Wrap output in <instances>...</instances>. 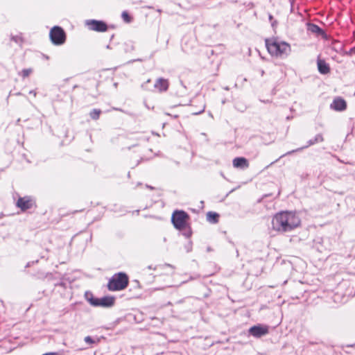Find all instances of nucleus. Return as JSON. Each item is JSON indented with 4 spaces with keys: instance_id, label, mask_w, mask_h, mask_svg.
Listing matches in <instances>:
<instances>
[{
    "instance_id": "obj_2",
    "label": "nucleus",
    "mask_w": 355,
    "mask_h": 355,
    "mask_svg": "<svg viewBox=\"0 0 355 355\" xmlns=\"http://www.w3.org/2000/svg\"><path fill=\"white\" fill-rule=\"evenodd\" d=\"M266 46L268 53L277 58L287 56L291 52V46L288 43L275 38L266 40Z\"/></svg>"
},
{
    "instance_id": "obj_5",
    "label": "nucleus",
    "mask_w": 355,
    "mask_h": 355,
    "mask_svg": "<svg viewBox=\"0 0 355 355\" xmlns=\"http://www.w3.org/2000/svg\"><path fill=\"white\" fill-rule=\"evenodd\" d=\"M50 38L55 45H61L66 40V35L63 29L59 26H54L50 31Z\"/></svg>"
},
{
    "instance_id": "obj_19",
    "label": "nucleus",
    "mask_w": 355,
    "mask_h": 355,
    "mask_svg": "<svg viewBox=\"0 0 355 355\" xmlns=\"http://www.w3.org/2000/svg\"><path fill=\"white\" fill-rule=\"evenodd\" d=\"M33 70L32 69H24L19 73L23 78L28 77L31 73Z\"/></svg>"
},
{
    "instance_id": "obj_12",
    "label": "nucleus",
    "mask_w": 355,
    "mask_h": 355,
    "mask_svg": "<svg viewBox=\"0 0 355 355\" xmlns=\"http://www.w3.org/2000/svg\"><path fill=\"white\" fill-rule=\"evenodd\" d=\"M155 87L159 92H165L168 89V82L167 80L164 78H159L155 83Z\"/></svg>"
},
{
    "instance_id": "obj_3",
    "label": "nucleus",
    "mask_w": 355,
    "mask_h": 355,
    "mask_svg": "<svg viewBox=\"0 0 355 355\" xmlns=\"http://www.w3.org/2000/svg\"><path fill=\"white\" fill-rule=\"evenodd\" d=\"M128 284V277L123 272L114 275L109 281L107 287L110 291H121L125 289Z\"/></svg>"
},
{
    "instance_id": "obj_18",
    "label": "nucleus",
    "mask_w": 355,
    "mask_h": 355,
    "mask_svg": "<svg viewBox=\"0 0 355 355\" xmlns=\"http://www.w3.org/2000/svg\"><path fill=\"white\" fill-rule=\"evenodd\" d=\"M122 19L126 23H130L132 21V17L128 15V12L123 11L121 14Z\"/></svg>"
},
{
    "instance_id": "obj_1",
    "label": "nucleus",
    "mask_w": 355,
    "mask_h": 355,
    "mask_svg": "<svg viewBox=\"0 0 355 355\" xmlns=\"http://www.w3.org/2000/svg\"><path fill=\"white\" fill-rule=\"evenodd\" d=\"M301 224L299 216L293 211H281L276 214L272 219L273 230L284 233L291 232Z\"/></svg>"
},
{
    "instance_id": "obj_11",
    "label": "nucleus",
    "mask_w": 355,
    "mask_h": 355,
    "mask_svg": "<svg viewBox=\"0 0 355 355\" xmlns=\"http://www.w3.org/2000/svg\"><path fill=\"white\" fill-rule=\"evenodd\" d=\"M233 166L235 168H246L249 166V163L244 157H236L233 159Z\"/></svg>"
},
{
    "instance_id": "obj_7",
    "label": "nucleus",
    "mask_w": 355,
    "mask_h": 355,
    "mask_svg": "<svg viewBox=\"0 0 355 355\" xmlns=\"http://www.w3.org/2000/svg\"><path fill=\"white\" fill-rule=\"evenodd\" d=\"M86 24L89 26V28L92 31L104 32L107 28V25L101 21L89 20L87 21Z\"/></svg>"
},
{
    "instance_id": "obj_13",
    "label": "nucleus",
    "mask_w": 355,
    "mask_h": 355,
    "mask_svg": "<svg viewBox=\"0 0 355 355\" xmlns=\"http://www.w3.org/2000/svg\"><path fill=\"white\" fill-rule=\"evenodd\" d=\"M318 71L322 74H327L329 72L330 68L328 64L323 60L318 59Z\"/></svg>"
},
{
    "instance_id": "obj_16",
    "label": "nucleus",
    "mask_w": 355,
    "mask_h": 355,
    "mask_svg": "<svg viewBox=\"0 0 355 355\" xmlns=\"http://www.w3.org/2000/svg\"><path fill=\"white\" fill-rule=\"evenodd\" d=\"M322 141H323V138H322V135H318L315 137V138L313 140L311 139V140L309 141L308 145L306 146L305 147H307L309 146L313 145L315 143H318V142H320Z\"/></svg>"
},
{
    "instance_id": "obj_14",
    "label": "nucleus",
    "mask_w": 355,
    "mask_h": 355,
    "mask_svg": "<svg viewBox=\"0 0 355 355\" xmlns=\"http://www.w3.org/2000/svg\"><path fill=\"white\" fill-rule=\"evenodd\" d=\"M308 30L313 33H316L318 35H322L323 34L322 30L317 25L310 24L308 25Z\"/></svg>"
},
{
    "instance_id": "obj_6",
    "label": "nucleus",
    "mask_w": 355,
    "mask_h": 355,
    "mask_svg": "<svg viewBox=\"0 0 355 355\" xmlns=\"http://www.w3.org/2000/svg\"><path fill=\"white\" fill-rule=\"evenodd\" d=\"M248 332L254 338H261L269 333V327L266 324L254 325L249 329Z\"/></svg>"
},
{
    "instance_id": "obj_8",
    "label": "nucleus",
    "mask_w": 355,
    "mask_h": 355,
    "mask_svg": "<svg viewBox=\"0 0 355 355\" xmlns=\"http://www.w3.org/2000/svg\"><path fill=\"white\" fill-rule=\"evenodd\" d=\"M114 298L113 297H103L97 298V300L92 302V306L109 307L114 304Z\"/></svg>"
},
{
    "instance_id": "obj_17",
    "label": "nucleus",
    "mask_w": 355,
    "mask_h": 355,
    "mask_svg": "<svg viewBox=\"0 0 355 355\" xmlns=\"http://www.w3.org/2000/svg\"><path fill=\"white\" fill-rule=\"evenodd\" d=\"M86 300L92 305V302H95L97 300V298H95L92 293L90 292H86L85 294Z\"/></svg>"
},
{
    "instance_id": "obj_10",
    "label": "nucleus",
    "mask_w": 355,
    "mask_h": 355,
    "mask_svg": "<svg viewBox=\"0 0 355 355\" xmlns=\"http://www.w3.org/2000/svg\"><path fill=\"white\" fill-rule=\"evenodd\" d=\"M33 204V201L27 197L20 198L17 202V207H19L23 211L31 208Z\"/></svg>"
},
{
    "instance_id": "obj_25",
    "label": "nucleus",
    "mask_w": 355,
    "mask_h": 355,
    "mask_svg": "<svg viewBox=\"0 0 355 355\" xmlns=\"http://www.w3.org/2000/svg\"><path fill=\"white\" fill-rule=\"evenodd\" d=\"M44 355H57V354H55V353H49V354H44Z\"/></svg>"
},
{
    "instance_id": "obj_15",
    "label": "nucleus",
    "mask_w": 355,
    "mask_h": 355,
    "mask_svg": "<svg viewBox=\"0 0 355 355\" xmlns=\"http://www.w3.org/2000/svg\"><path fill=\"white\" fill-rule=\"evenodd\" d=\"M218 214L214 212H208L207 214V220L213 223L218 222Z\"/></svg>"
},
{
    "instance_id": "obj_23",
    "label": "nucleus",
    "mask_w": 355,
    "mask_h": 355,
    "mask_svg": "<svg viewBox=\"0 0 355 355\" xmlns=\"http://www.w3.org/2000/svg\"><path fill=\"white\" fill-rule=\"evenodd\" d=\"M350 53L355 54V46L350 50Z\"/></svg>"
},
{
    "instance_id": "obj_21",
    "label": "nucleus",
    "mask_w": 355,
    "mask_h": 355,
    "mask_svg": "<svg viewBox=\"0 0 355 355\" xmlns=\"http://www.w3.org/2000/svg\"><path fill=\"white\" fill-rule=\"evenodd\" d=\"M84 340L86 343L89 345L95 343V340L90 336H86Z\"/></svg>"
},
{
    "instance_id": "obj_24",
    "label": "nucleus",
    "mask_w": 355,
    "mask_h": 355,
    "mask_svg": "<svg viewBox=\"0 0 355 355\" xmlns=\"http://www.w3.org/2000/svg\"><path fill=\"white\" fill-rule=\"evenodd\" d=\"M30 94H33L34 96H36V92L35 91H33V90L31 91Z\"/></svg>"
},
{
    "instance_id": "obj_26",
    "label": "nucleus",
    "mask_w": 355,
    "mask_h": 355,
    "mask_svg": "<svg viewBox=\"0 0 355 355\" xmlns=\"http://www.w3.org/2000/svg\"><path fill=\"white\" fill-rule=\"evenodd\" d=\"M269 19H270V20H272V16L270 15H269Z\"/></svg>"
},
{
    "instance_id": "obj_27",
    "label": "nucleus",
    "mask_w": 355,
    "mask_h": 355,
    "mask_svg": "<svg viewBox=\"0 0 355 355\" xmlns=\"http://www.w3.org/2000/svg\"><path fill=\"white\" fill-rule=\"evenodd\" d=\"M295 150H293V151H291V152H288V154H290V153H293V152H295ZM286 155H287V153H286Z\"/></svg>"
},
{
    "instance_id": "obj_20",
    "label": "nucleus",
    "mask_w": 355,
    "mask_h": 355,
    "mask_svg": "<svg viewBox=\"0 0 355 355\" xmlns=\"http://www.w3.org/2000/svg\"><path fill=\"white\" fill-rule=\"evenodd\" d=\"M100 113H101L100 110H94L93 111H92L90 112V116L93 119H97L99 117Z\"/></svg>"
},
{
    "instance_id": "obj_22",
    "label": "nucleus",
    "mask_w": 355,
    "mask_h": 355,
    "mask_svg": "<svg viewBox=\"0 0 355 355\" xmlns=\"http://www.w3.org/2000/svg\"><path fill=\"white\" fill-rule=\"evenodd\" d=\"M12 39L16 42H21V38L20 37H18V36H16V37H13Z\"/></svg>"
},
{
    "instance_id": "obj_4",
    "label": "nucleus",
    "mask_w": 355,
    "mask_h": 355,
    "mask_svg": "<svg viewBox=\"0 0 355 355\" xmlns=\"http://www.w3.org/2000/svg\"><path fill=\"white\" fill-rule=\"evenodd\" d=\"M188 219L189 216L184 211H175L171 217L174 227L178 230H183L186 227Z\"/></svg>"
},
{
    "instance_id": "obj_9",
    "label": "nucleus",
    "mask_w": 355,
    "mask_h": 355,
    "mask_svg": "<svg viewBox=\"0 0 355 355\" xmlns=\"http://www.w3.org/2000/svg\"><path fill=\"white\" fill-rule=\"evenodd\" d=\"M331 107L336 111H343L347 107V103L344 99L336 98L331 104Z\"/></svg>"
}]
</instances>
